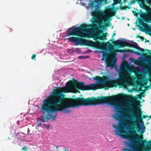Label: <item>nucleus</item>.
<instances>
[{"mask_svg":"<svg viewBox=\"0 0 151 151\" xmlns=\"http://www.w3.org/2000/svg\"><path fill=\"white\" fill-rule=\"evenodd\" d=\"M87 84L82 82H78L76 81H69L67 85L62 87H58L51 92V94L55 97L60 98L62 99V103L65 108L71 111L70 108L77 107L81 105L91 106L100 104L104 103H108L110 106H113L116 110H119L122 108L126 106L127 102L125 100H121L122 98L127 100L128 98H132L125 95H118L109 97H103L101 99L96 98H88L86 99L84 98H78L75 99H68L64 98V93L69 92L76 93L78 91L76 88L80 90H87Z\"/></svg>","mask_w":151,"mask_h":151,"instance_id":"f257e3e1","label":"nucleus"},{"mask_svg":"<svg viewBox=\"0 0 151 151\" xmlns=\"http://www.w3.org/2000/svg\"><path fill=\"white\" fill-rule=\"evenodd\" d=\"M139 68H134L132 65L125 63L120 68V76L117 79L115 78V74L110 73L102 77L99 76L93 77L96 81L95 83L87 84V89H105L119 85L127 88L130 85L142 86L146 80L145 74L147 72L146 69L139 66Z\"/></svg>","mask_w":151,"mask_h":151,"instance_id":"f03ea898","label":"nucleus"},{"mask_svg":"<svg viewBox=\"0 0 151 151\" xmlns=\"http://www.w3.org/2000/svg\"><path fill=\"white\" fill-rule=\"evenodd\" d=\"M132 112V111L128 110H124L122 113L116 112L113 115V117L116 120L119 119L123 123L129 124L127 128L133 130L125 131L124 129L115 124H113L112 126L115 129V132L116 135L119 136L122 139H127L132 146L136 147L138 140L142 139V137L137 134L136 131L135 129L137 126V122L132 120L134 117H132L129 114Z\"/></svg>","mask_w":151,"mask_h":151,"instance_id":"7ed1b4c3","label":"nucleus"},{"mask_svg":"<svg viewBox=\"0 0 151 151\" xmlns=\"http://www.w3.org/2000/svg\"><path fill=\"white\" fill-rule=\"evenodd\" d=\"M62 99L60 98L55 97L51 93L49 96L43 100L41 106V110L47 114L46 117L41 116L38 119L37 122V126H42V124L46 122L47 119L54 120L56 118L58 111H61L66 113H70V111L65 108L62 103Z\"/></svg>","mask_w":151,"mask_h":151,"instance_id":"20e7f679","label":"nucleus"},{"mask_svg":"<svg viewBox=\"0 0 151 151\" xmlns=\"http://www.w3.org/2000/svg\"><path fill=\"white\" fill-rule=\"evenodd\" d=\"M104 0H77L76 4H79L82 6H85L87 10L89 8L94 11L91 12L93 21L97 23L99 25L106 21H108L111 16L115 15V12L111 9H106L104 11L100 10L102 6V3Z\"/></svg>","mask_w":151,"mask_h":151,"instance_id":"39448f33","label":"nucleus"},{"mask_svg":"<svg viewBox=\"0 0 151 151\" xmlns=\"http://www.w3.org/2000/svg\"><path fill=\"white\" fill-rule=\"evenodd\" d=\"M88 26V25L83 24L78 27H72L69 29L66 37L76 35L81 37L94 38V40H102L108 36L107 33H102L99 31L95 32L94 30L92 31V28H87Z\"/></svg>","mask_w":151,"mask_h":151,"instance_id":"423d86ee","label":"nucleus"},{"mask_svg":"<svg viewBox=\"0 0 151 151\" xmlns=\"http://www.w3.org/2000/svg\"><path fill=\"white\" fill-rule=\"evenodd\" d=\"M69 41L74 43L75 45H86L99 48L104 51H101L100 53L104 54V53L107 51L108 48L105 44L101 43L99 41L95 42L90 40H86L80 38L72 37L68 38Z\"/></svg>","mask_w":151,"mask_h":151,"instance_id":"0eeeda50","label":"nucleus"},{"mask_svg":"<svg viewBox=\"0 0 151 151\" xmlns=\"http://www.w3.org/2000/svg\"><path fill=\"white\" fill-rule=\"evenodd\" d=\"M141 98V96L140 95H137L135 97L132 99L134 101V111L137 114L139 115V117L140 116V114H141V111L140 109L141 105L140 104L141 102L137 100V99H140Z\"/></svg>","mask_w":151,"mask_h":151,"instance_id":"6e6552de","label":"nucleus"},{"mask_svg":"<svg viewBox=\"0 0 151 151\" xmlns=\"http://www.w3.org/2000/svg\"><path fill=\"white\" fill-rule=\"evenodd\" d=\"M141 114H140V116L139 117V115L137 114L136 116V118H137L138 120L139 121V124L137 126L138 129H137V131L138 133H144L145 131L146 128L143 124V122L141 121Z\"/></svg>","mask_w":151,"mask_h":151,"instance_id":"1a4fd4ad","label":"nucleus"},{"mask_svg":"<svg viewBox=\"0 0 151 151\" xmlns=\"http://www.w3.org/2000/svg\"><path fill=\"white\" fill-rule=\"evenodd\" d=\"M121 52V51H120L119 50H116L111 51V54L109 56V59L107 62V63L108 65L110 66L111 68L112 66L111 64V62L112 58H114L116 52Z\"/></svg>","mask_w":151,"mask_h":151,"instance_id":"9d476101","label":"nucleus"},{"mask_svg":"<svg viewBox=\"0 0 151 151\" xmlns=\"http://www.w3.org/2000/svg\"><path fill=\"white\" fill-rule=\"evenodd\" d=\"M126 42L122 40H118L114 42V45L117 48H120L122 47H124L126 45Z\"/></svg>","mask_w":151,"mask_h":151,"instance_id":"9b49d317","label":"nucleus"},{"mask_svg":"<svg viewBox=\"0 0 151 151\" xmlns=\"http://www.w3.org/2000/svg\"><path fill=\"white\" fill-rule=\"evenodd\" d=\"M141 16L142 18L147 22H151V14H148L145 13H143L141 14Z\"/></svg>","mask_w":151,"mask_h":151,"instance_id":"f8f14e48","label":"nucleus"},{"mask_svg":"<svg viewBox=\"0 0 151 151\" xmlns=\"http://www.w3.org/2000/svg\"><path fill=\"white\" fill-rule=\"evenodd\" d=\"M93 25H94V27L93 29L95 31L97 29L98 26L96 24H94Z\"/></svg>","mask_w":151,"mask_h":151,"instance_id":"ddd939ff","label":"nucleus"},{"mask_svg":"<svg viewBox=\"0 0 151 151\" xmlns=\"http://www.w3.org/2000/svg\"><path fill=\"white\" fill-rule=\"evenodd\" d=\"M36 55L35 54H33L32 55L31 57V59L32 60H36L35 58H36Z\"/></svg>","mask_w":151,"mask_h":151,"instance_id":"4468645a","label":"nucleus"},{"mask_svg":"<svg viewBox=\"0 0 151 151\" xmlns=\"http://www.w3.org/2000/svg\"><path fill=\"white\" fill-rule=\"evenodd\" d=\"M67 52L68 53L70 54H72L73 53V50H71V49H68L67 50Z\"/></svg>","mask_w":151,"mask_h":151,"instance_id":"2eb2a0df","label":"nucleus"},{"mask_svg":"<svg viewBox=\"0 0 151 151\" xmlns=\"http://www.w3.org/2000/svg\"><path fill=\"white\" fill-rule=\"evenodd\" d=\"M22 150L24 151H27L28 150V148L25 147H23V148L22 149Z\"/></svg>","mask_w":151,"mask_h":151,"instance_id":"dca6fc26","label":"nucleus"},{"mask_svg":"<svg viewBox=\"0 0 151 151\" xmlns=\"http://www.w3.org/2000/svg\"><path fill=\"white\" fill-rule=\"evenodd\" d=\"M78 59H82L85 58V57L83 56H80L78 57Z\"/></svg>","mask_w":151,"mask_h":151,"instance_id":"f3484780","label":"nucleus"},{"mask_svg":"<svg viewBox=\"0 0 151 151\" xmlns=\"http://www.w3.org/2000/svg\"><path fill=\"white\" fill-rule=\"evenodd\" d=\"M50 125L49 124H47L45 127V129H48L50 127Z\"/></svg>","mask_w":151,"mask_h":151,"instance_id":"a211bd4d","label":"nucleus"},{"mask_svg":"<svg viewBox=\"0 0 151 151\" xmlns=\"http://www.w3.org/2000/svg\"><path fill=\"white\" fill-rule=\"evenodd\" d=\"M47 125H46L45 124V123H44V124H42V128H45V127H46V126Z\"/></svg>","mask_w":151,"mask_h":151,"instance_id":"6ab92c4d","label":"nucleus"},{"mask_svg":"<svg viewBox=\"0 0 151 151\" xmlns=\"http://www.w3.org/2000/svg\"><path fill=\"white\" fill-rule=\"evenodd\" d=\"M140 50L141 51H144V49L143 48H141L140 49Z\"/></svg>","mask_w":151,"mask_h":151,"instance_id":"aec40b11","label":"nucleus"},{"mask_svg":"<svg viewBox=\"0 0 151 151\" xmlns=\"http://www.w3.org/2000/svg\"><path fill=\"white\" fill-rule=\"evenodd\" d=\"M27 132H28V133L29 132H30V130H29V129H27Z\"/></svg>","mask_w":151,"mask_h":151,"instance_id":"412c9836","label":"nucleus"},{"mask_svg":"<svg viewBox=\"0 0 151 151\" xmlns=\"http://www.w3.org/2000/svg\"><path fill=\"white\" fill-rule=\"evenodd\" d=\"M141 59V58H138V60H140Z\"/></svg>","mask_w":151,"mask_h":151,"instance_id":"4be33fe9","label":"nucleus"},{"mask_svg":"<svg viewBox=\"0 0 151 151\" xmlns=\"http://www.w3.org/2000/svg\"><path fill=\"white\" fill-rule=\"evenodd\" d=\"M115 35H116V34H115V33H114V34H113V36H115Z\"/></svg>","mask_w":151,"mask_h":151,"instance_id":"5701e85b","label":"nucleus"},{"mask_svg":"<svg viewBox=\"0 0 151 151\" xmlns=\"http://www.w3.org/2000/svg\"><path fill=\"white\" fill-rule=\"evenodd\" d=\"M134 43L136 45H137V43H136V42H134Z\"/></svg>","mask_w":151,"mask_h":151,"instance_id":"b1692460","label":"nucleus"},{"mask_svg":"<svg viewBox=\"0 0 151 151\" xmlns=\"http://www.w3.org/2000/svg\"><path fill=\"white\" fill-rule=\"evenodd\" d=\"M124 19V17H122V20H123V19Z\"/></svg>","mask_w":151,"mask_h":151,"instance_id":"393cba45","label":"nucleus"},{"mask_svg":"<svg viewBox=\"0 0 151 151\" xmlns=\"http://www.w3.org/2000/svg\"><path fill=\"white\" fill-rule=\"evenodd\" d=\"M21 134H22L23 135V136H24V134L23 133H22Z\"/></svg>","mask_w":151,"mask_h":151,"instance_id":"a878e982","label":"nucleus"},{"mask_svg":"<svg viewBox=\"0 0 151 151\" xmlns=\"http://www.w3.org/2000/svg\"><path fill=\"white\" fill-rule=\"evenodd\" d=\"M101 60L102 61L104 60L103 58L101 59Z\"/></svg>","mask_w":151,"mask_h":151,"instance_id":"bb28decb","label":"nucleus"},{"mask_svg":"<svg viewBox=\"0 0 151 151\" xmlns=\"http://www.w3.org/2000/svg\"><path fill=\"white\" fill-rule=\"evenodd\" d=\"M142 101H144V100H142Z\"/></svg>","mask_w":151,"mask_h":151,"instance_id":"cd10ccee","label":"nucleus"},{"mask_svg":"<svg viewBox=\"0 0 151 151\" xmlns=\"http://www.w3.org/2000/svg\"><path fill=\"white\" fill-rule=\"evenodd\" d=\"M146 26H145V27H147V24H146Z\"/></svg>","mask_w":151,"mask_h":151,"instance_id":"c85d7f7f","label":"nucleus"},{"mask_svg":"<svg viewBox=\"0 0 151 151\" xmlns=\"http://www.w3.org/2000/svg\"><path fill=\"white\" fill-rule=\"evenodd\" d=\"M134 12H133V13L134 14H134L135 13H134ZM135 12V13H136V12Z\"/></svg>","mask_w":151,"mask_h":151,"instance_id":"c756f323","label":"nucleus"},{"mask_svg":"<svg viewBox=\"0 0 151 151\" xmlns=\"http://www.w3.org/2000/svg\"><path fill=\"white\" fill-rule=\"evenodd\" d=\"M8 139H10V138H9V137H8Z\"/></svg>","mask_w":151,"mask_h":151,"instance_id":"7c9ffc66","label":"nucleus"},{"mask_svg":"<svg viewBox=\"0 0 151 151\" xmlns=\"http://www.w3.org/2000/svg\"><path fill=\"white\" fill-rule=\"evenodd\" d=\"M128 26H129V24H128Z\"/></svg>","mask_w":151,"mask_h":151,"instance_id":"2f4dec72","label":"nucleus"},{"mask_svg":"<svg viewBox=\"0 0 151 151\" xmlns=\"http://www.w3.org/2000/svg\"><path fill=\"white\" fill-rule=\"evenodd\" d=\"M126 142H124V144H126Z\"/></svg>","mask_w":151,"mask_h":151,"instance_id":"473e14b6","label":"nucleus"}]
</instances>
